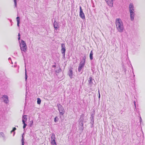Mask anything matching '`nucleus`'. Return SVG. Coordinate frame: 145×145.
<instances>
[{
	"mask_svg": "<svg viewBox=\"0 0 145 145\" xmlns=\"http://www.w3.org/2000/svg\"><path fill=\"white\" fill-rule=\"evenodd\" d=\"M93 52L92 50H91L90 53V54H89V57L90 59L91 60L93 59Z\"/></svg>",
	"mask_w": 145,
	"mask_h": 145,
	"instance_id": "ddd939ff",
	"label": "nucleus"
},
{
	"mask_svg": "<svg viewBox=\"0 0 145 145\" xmlns=\"http://www.w3.org/2000/svg\"><path fill=\"white\" fill-rule=\"evenodd\" d=\"M79 16L82 19H85V15L83 12L81 6L80 7Z\"/></svg>",
	"mask_w": 145,
	"mask_h": 145,
	"instance_id": "423d86ee",
	"label": "nucleus"
},
{
	"mask_svg": "<svg viewBox=\"0 0 145 145\" xmlns=\"http://www.w3.org/2000/svg\"><path fill=\"white\" fill-rule=\"evenodd\" d=\"M27 116L26 115H24L23 116L22 118V120H24L25 119V121H26L27 120V118L26 117Z\"/></svg>",
	"mask_w": 145,
	"mask_h": 145,
	"instance_id": "a211bd4d",
	"label": "nucleus"
},
{
	"mask_svg": "<svg viewBox=\"0 0 145 145\" xmlns=\"http://www.w3.org/2000/svg\"><path fill=\"white\" fill-rule=\"evenodd\" d=\"M30 122H31V123H30L31 124H30V126L31 127L32 126V124L33 123V121L32 120Z\"/></svg>",
	"mask_w": 145,
	"mask_h": 145,
	"instance_id": "b1692460",
	"label": "nucleus"
},
{
	"mask_svg": "<svg viewBox=\"0 0 145 145\" xmlns=\"http://www.w3.org/2000/svg\"><path fill=\"white\" fill-rule=\"evenodd\" d=\"M57 106L58 108V110L60 114L61 115H63L64 114L65 112L63 107L60 104H59L57 105Z\"/></svg>",
	"mask_w": 145,
	"mask_h": 145,
	"instance_id": "39448f33",
	"label": "nucleus"
},
{
	"mask_svg": "<svg viewBox=\"0 0 145 145\" xmlns=\"http://www.w3.org/2000/svg\"><path fill=\"white\" fill-rule=\"evenodd\" d=\"M129 11L131 16V20L134 19L135 14L134 12V9L133 5L130 4L129 5Z\"/></svg>",
	"mask_w": 145,
	"mask_h": 145,
	"instance_id": "7ed1b4c3",
	"label": "nucleus"
},
{
	"mask_svg": "<svg viewBox=\"0 0 145 145\" xmlns=\"http://www.w3.org/2000/svg\"><path fill=\"white\" fill-rule=\"evenodd\" d=\"M55 144H56V143L55 142Z\"/></svg>",
	"mask_w": 145,
	"mask_h": 145,
	"instance_id": "f704fd0d",
	"label": "nucleus"
},
{
	"mask_svg": "<svg viewBox=\"0 0 145 145\" xmlns=\"http://www.w3.org/2000/svg\"><path fill=\"white\" fill-rule=\"evenodd\" d=\"M55 67L54 65H52V67Z\"/></svg>",
	"mask_w": 145,
	"mask_h": 145,
	"instance_id": "c756f323",
	"label": "nucleus"
},
{
	"mask_svg": "<svg viewBox=\"0 0 145 145\" xmlns=\"http://www.w3.org/2000/svg\"><path fill=\"white\" fill-rule=\"evenodd\" d=\"M22 121L23 122V123L24 124L23 128L24 129L26 127L27 125L25 123V120H22Z\"/></svg>",
	"mask_w": 145,
	"mask_h": 145,
	"instance_id": "2eb2a0df",
	"label": "nucleus"
},
{
	"mask_svg": "<svg viewBox=\"0 0 145 145\" xmlns=\"http://www.w3.org/2000/svg\"><path fill=\"white\" fill-rule=\"evenodd\" d=\"M15 54H17V53H15Z\"/></svg>",
	"mask_w": 145,
	"mask_h": 145,
	"instance_id": "e433bc0d",
	"label": "nucleus"
},
{
	"mask_svg": "<svg viewBox=\"0 0 145 145\" xmlns=\"http://www.w3.org/2000/svg\"><path fill=\"white\" fill-rule=\"evenodd\" d=\"M72 68H71L70 69L69 73V75L71 78H72Z\"/></svg>",
	"mask_w": 145,
	"mask_h": 145,
	"instance_id": "9b49d317",
	"label": "nucleus"
},
{
	"mask_svg": "<svg viewBox=\"0 0 145 145\" xmlns=\"http://www.w3.org/2000/svg\"><path fill=\"white\" fill-rule=\"evenodd\" d=\"M13 132V136H14V135L15 134V132L14 131H12V130L11 132H10V133H12Z\"/></svg>",
	"mask_w": 145,
	"mask_h": 145,
	"instance_id": "4be33fe9",
	"label": "nucleus"
},
{
	"mask_svg": "<svg viewBox=\"0 0 145 145\" xmlns=\"http://www.w3.org/2000/svg\"><path fill=\"white\" fill-rule=\"evenodd\" d=\"M8 60H10V59H11L9 57L8 58Z\"/></svg>",
	"mask_w": 145,
	"mask_h": 145,
	"instance_id": "7c9ffc66",
	"label": "nucleus"
},
{
	"mask_svg": "<svg viewBox=\"0 0 145 145\" xmlns=\"http://www.w3.org/2000/svg\"><path fill=\"white\" fill-rule=\"evenodd\" d=\"M99 97H100V94H99Z\"/></svg>",
	"mask_w": 145,
	"mask_h": 145,
	"instance_id": "2f4dec72",
	"label": "nucleus"
},
{
	"mask_svg": "<svg viewBox=\"0 0 145 145\" xmlns=\"http://www.w3.org/2000/svg\"><path fill=\"white\" fill-rule=\"evenodd\" d=\"M53 20H54L53 19H52V21L53 22V27H54V22H53Z\"/></svg>",
	"mask_w": 145,
	"mask_h": 145,
	"instance_id": "5701e85b",
	"label": "nucleus"
},
{
	"mask_svg": "<svg viewBox=\"0 0 145 145\" xmlns=\"http://www.w3.org/2000/svg\"><path fill=\"white\" fill-rule=\"evenodd\" d=\"M20 33H19L18 35V37H20Z\"/></svg>",
	"mask_w": 145,
	"mask_h": 145,
	"instance_id": "cd10ccee",
	"label": "nucleus"
},
{
	"mask_svg": "<svg viewBox=\"0 0 145 145\" xmlns=\"http://www.w3.org/2000/svg\"><path fill=\"white\" fill-rule=\"evenodd\" d=\"M24 133H23L22 135V145H24Z\"/></svg>",
	"mask_w": 145,
	"mask_h": 145,
	"instance_id": "4468645a",
	"label": "nucleus"
},
{
	"mask_svg": "<svg viewBox=\"0 0 145 145\" xmlns=\"http://www.w3.org/2000/svg\"><path fill=\"white\" fill-rule=\"evenodd\" d=\"M18 40L19 41V40L20 39V37H18ZM19 42H20V41H19Z\"/></svg>",
	"mask_w": 145,
	"mask_h": 145,
	"instance_id": "a878e982",
	"label": "nucleus"
},
{
	"mask_svg": "<svg viewBox=\"0 0 145 145\" xmlns=\"http://www.w3.org/2000/svg\"><path fill=\"white\" fill-rule=\"evenodd\" d=\"M26 95H27V92H26V95H25L26 96Z\"/></svg>",
	"mask_w": 145,
	"mask_h": 145,
	"instance_id": "72a5a7b5",
	"label": "nucleus"
},
{
	"mask_svg": "<svg viewBox=\"0 0 145 145\" xmlns=\"http://www.w3.org/2000/svg\"><path fill=\"white\" fill-rule=\"evenodd\" d=\"M16 130V128L15 127H14L13 128L12 130V131H14Z\"/></svg>",
	"mask_w": 145,
	"mask_h": 145,
	"instance_id": "393cba45",
	"label": "nucleus"
},
{
	"mask_svg": "<svg viewBox=\"0 0 145 145\" xmlns=\"http://www.w3.org/2000/svg\"><path fill=\"white\" fill-rule=\"evenodd\" d=\"M61 52L64 55L65 54V52L66 50H65V45L64 44H61Z\"/></svg>",
	"mask_w": 145,
	"mask_h": 145,
	"instance_id": "0eeeda50",
	"label": "nucleus"
},
{
	"mask_svg": "<svg viewBox=\"0 0 145 145\" xmlns=\"http://www.w3.org/2000/svg\"><path fill=\"white\" fill-rule=\"evenodd\" d=\"M81 124H82V126H83V123H82H82H81Z\"/></svg>",
	"mask_w": 145,
	"mask_h": 145,
	"instance_id": "c85d7f7f",
	"label": "nucleus"
},
{
	"mask_svg": "<svg viewBox=\"0 0 145 145\" xmlns=\"http://www.w3.org/2000/svg\"><path fill=\"white\" fill-rule=\"evenodd\" d=\"M84 116V115L83 114H82L81 116H80V118H83Z\"/></svg>",
	"mask_w": 145,
	"mask_h": 145,
	"instance_id": "412c9836",
	"label": "nucleus"
},
{
	"mask_svg": "<svg viewBox=\"0 0 145 145\" xmlns=\"http://www.w3.org/2000/svg\"><path fill=\"white\" fill-rule=\"evenodd\" d=\"M25 81H26L27 80V71H26V65H25Z\"/></svg>",
	"mask_w": 145,
	"mask_h": 145,
	"instance_id": "dca6fc26",
	"label": "nucleus"
},
{
	"mask_svg": "<svg viewBox=\"0 0 145 145\" xmlns=\"http://www.w3.org/2000/svg\"><path fill=\"white\" fill-rule=\"evenodd\" d=\"M4 99V102L6 103L8 102V97L7 95H4L1 97Z\"/></svg>",
	"mask_w": 145,
	"mask_h": 145,
	"instance_id": "6e6552de",
	"label": "nucleus"
},
{
	"mask_svg": "<svg viewBox=\"0 0 145 145\" xmlns=\"http://www.w3.org/2000/svg\"><path fill=\"white\" fill-rule=\"evenodd\" d=\"M15 54H17V53H15Z\"/></svg>",
	"mask_w": 145,
	"mask_h": 145,
	"instance_id": "c9c22d12",
	"label": "nucleus"
},
{
	"mask_svg": "<svg viewBox=\"0 0 145 145\" xmlns=\"http://www.w3.org/2000/svg\"><path fill=\"white\" fill-rule=\"evenodd\" d=\"M2 137L3 138H5V135L4 133L3 132L0 133V137Z\"/></svg>",
	"mask_w": 145,
	"mask_h": 145,
	"instance_id": "6ab92c4d",
	"label": "nucleus"
},
{
	"mask_svg": "<svg viewBox=\"0 0 145 145\" xmlns=\"http://www.w3.org/2000/svg\"><path fill=\"white\" fill-rule=\"evenodd\" d=\"M41 100L39 98H37V103L38 104H40L41 103Z\"/></svg>",
	"mask_w": 145,
	"mask_h": 145,
	"instance_id": "f3484780",
	"label": "nucleus"
},
{
	"mask_svg": "<svg viewBox=\"0 0 145 145\" xmlns=\"http://www.w3.org/2000/svg\"><path fill=\"white\" fill-rule=\"evenodd\" d=\"M51 144L53 145H54V133L51 137Z\"/></svg>",
	"mask_w": 145,
	"mask_h": 145,
	"instance_id": "9d476101",
	"label": "nucleus"
},
{
	"mask_svg": "<svg viewBox=\"0 0 145 145\" xmlns=\"http://www.w3.org/2000/svg\"><path fill=\"white\" fill-rule=\"evenodd\" d=\"M20 43V49L22 51V56L24 57V53L23 52H25L27 50V47L26 43L25 41L22 40H21V43Z\"/></svg>",
	"mask_w": 145,
	"mask_h": 145,
	"instance_id": "f03ea898",
	"label": "nucleus"
},
{
	"mask_svg": "<svg viewBox=\"0 0 145 145\" xmlns=\"http://www.w3.org/2000/svg\"><path fill=\"white\" fill-rule=\"evenodd\" d=\"M116 27L118 31L122 32L123 30L124 27L123 23L121 19H117L116 22Z\"/></svg>",
	"mask_w": 145,
	"mask_h": 145,
	"instance_id": "f257e3e1",
	"label": "nucleus"
},
{
	"mask_svg": "<svg viewBox=\"0 0 145 145\" xmlns=\"http://www.w3.org/2000/svg\"><path fill=\"white\" fill-rule=\"evenodd\" d=\"M55 122H56V118H55Z\"/></svg>",
	"mask_w": 145,
	"mask_h": 145,
	"instance_id": "473e14b6",
	"label": "nucleus"
},
{
	"mask_svg": "<svg viewBox=\"0 0 145 145\" xmlns=\"http://www.w3.org/2000/svg\"><path fill=\"white\" fill-rule=\"evenodd\" d=\"M16 19L17 22V26L18 27H19V24L20 23V17L19 16L17 17Z\"/></svg>",
	"mask_w": 145,
	"mask_h": 145,
	"instance_id": "f8f14e48",
	"label": "nucleus"
},
{
	"mask_svg": "<svg viewBox=\"0 0 145 145\" xmlns=\"http://www.w3.org/2000/svg\"><path fill=\"white\" fill-rule=\"evenodd\" d=\"M106 1L110 6H113V0H106Z\"/></svg>",
	"mask_w": 145,
	"mask_h": 145,
	"instance_id": "1a4fd4ad",
	"label": "nucleus"
},
{
	"mask_svg": "<svg viewBox=\"0 0 145 145\" xmlns=\"http://www.w3.org/2000/svg\"><path fill=\"white\" fill-rule=\"evenodd\" d=\"M14 7H16L17 5L16 0H14Z\"/></svg>",
	"mask_w": 145,
	"mask_h": 145,
	"instance_id": "aec40b11",
	"label": "nucleus"
},
{
	"mask_svg": "<svg viewBox=\"0 0 145 145\" xmlns=\"http://www.w3.org/2000/svg\"><path fill=\"white\" fill-rule=\"evenodd\" d=\"M59 26H58V25H57V27H55V29L58 28H59Z\"/></svg>",
	"mask_w": 145,
	"mask_h": 145,
	"instance_id": "bb28decb",
	"label": "nucleus"
},
{
	"mask_svg": "<svg viewBox=\"0 0 145 145\" xmlns=\"http://www.w3.org/2000/svg\"><path fill=\"white\" fill-rule=\"evenodd\" d=\"M85 61V59L84 58L83 60L80 62L78 67V71L79 72L81 71L82 69L84 67Z\"/></svg>",
	"mask_w": 145,
	"mask_h": 145,
	"instance_id": "20e7f679",
	"label": "nucleus"
}]
</instances>
